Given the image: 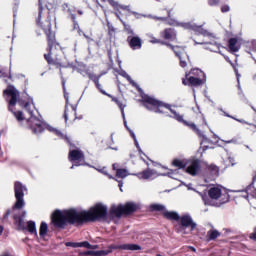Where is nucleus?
I'll list each match as a JSON object with an SVG mask.
<instances>
[{
	"mask_svg": "<svg viewBox=\"0 0 256 256\" xmlns=\"http://www.w3.org/2000/svg\"><path fill=\"white\" fill-rule=\"evenodd\" d=\"M107 215V207L103 204H96L88 211L81 210H56L52 214V223L56 227H63L65 223H81V221H97Z\"/></svg>",
	"mask_w": 256,
	"mask_h": 256,
	"instance_id": "f257e3e1",
	"label": "nucleus"
},
{
	"mask_svg": "<svg viewBox=\"0 0 256 256\" xmlns=\"http://www.w3.org/2000/svg\"><path fill=\"white\" fill-rule=\"evenodd\" d=\"M4 97L8 101L9 111L13 113L17 121H24L25 116L23 115V112H21L19 108H17L24 107V109H27L30 115L28 123L33 133L39 134L43 132V129H45V123L41 121V119L33 115V111H35V106L31 103H25V105H23V103L19 100V91H17L14 86L10 85L7 87L6 90H4Z\"/></svg>",
	"mask_w": 256,
	"mask_h": 256,
	"instance_id": "f03ea898",
	"label": "nucleus"
},
{
	"mask_svg": "<svg viewBox=\"0 0 256 256\" xmlns=\"http://www.w3.org/2000/svg\"><path fill=\"white\" fill-rule=\"evenodd\" d=\"M144 101L146 103L145 107L147 109H149L150 111H154V113H166V111H171V113L173 114L172 117L174 119H177L179 121V123H183L187 127H190L192 129V131H194V133H196V135H201V130H199V128H197V125H195V123L185 121L183 119V116H181V115L177 114V112L173 111L169 107V105H165L162 102L157 101L156 99H154L151 96H145Z\"/></svg>",
	"mask_w": 256,
	"mask_h": 256,
	"instance_id": "7ed1b4c3",
	"label": "nucleus"
},
{
	"mask_svg": "<svg viewBox=\"0 0 256 256\" xmlns=\"http://www.w3.org/2000/svg\"><path fill=\"white\" fill-rule=\"evenodd\" d=\"M174 25H179L180 27H183L184 29H192V31H195L198 35H204L206 37V40L204 43H202L205 46V49H208L209 51L217 52L219 51L220 45L215 41V38L207 32V30L203 29L201 26H197L195 24L191 23H178L175 22ZM210 39V42L207 40Z\"/></svg>",
	"mask_w": 256,
	"mask_h": 256,
	"instance_id": "20e7f679",
	"label": "nucleus"
},
{
	"mask_svg": "<svg viewBox=\"0 0 256 256\" xmlns=\"http://www.w3.org/2000/svg\"><path fill=\"white\" fill-rule=\"evenodd\" d=\"M139 209V206L133 202H129L126 205H113L111 207L112 215L115 217H121L123 214L127 215L133 213Z\"/></svg>",
	"mask_w": 256,
	"mask_h": 256,
	"instance_id": "39448f33",
	"label": "nucleus"
},
{
	"mask_svg": "<svg viewBox=\"0 0 256 256\" xmlns=\"http://www.w3.org/2000/svg\"><path fill=\"white\" fill-rule=\"evenodd\" d=\"M14 191L16 197V203L14 204L13 209H23L25 207V193L27 191V187H25L21 182H15Z\"/></svg>",
	"mask_w": 256,
	"mask_h": 256,
	"instance_id": "423d86ee",
	"label": "nucleus"
},
{
	"mask_svg": "<svg viewBox=\"0 0 256 256\" xmlns=\"http://www.w3.org/2000/svg\"><path fill=\"white\" fill-rule=\"evenodd\" d=\"M208 195L210 199L219 200L220 203H227L229 201V194L227 193V190L225 188H222L221 186H213L209 189Z\"/></svg>",
	"mask_w": 256,
	"mask_h": 256,
	"instance_id": "0eeeda50",
	"label": "nucleus"
},
{
	"mask_svg": "<svg viewBox=\"0 0 256 256\" xmlns=\"http://www.w3.org/2000/svg\"><path fill=\"white\" fill-rule=\"evenodd\" d=\"M151 211H162L165 219H169V221H179V214L177 212L168 211L165 206L161 204H152L150 205Z\"/></svg>",
	"mask_w": 256,
	"mask_h": 256,
	"instance_id": "6e6552de",
	"label": "nucleus"
},
{
	"mask_svg": "<svg viewBox=\"0 0 256 256\" xmlns=\"http://www.w3.org/2000/svg\"><path fill=\"white\" fill-rule=\"evenodd\" d=\"M68 158L69 161L72 162L79 161V164H75L76 167H78V165H85V155H83V152L79 149L70 150ZM75 166L72 165L71 169H74Z\"/></svg>",
	"mask_w": 256,
	"mask_h": 256,
	"instance_id": "1a4fd4ad",
	"label": "nucleus"
},
{
	"mask_svg": "<svg viewBox=\"0 0 256 256\" xmlns=\"http://www.w3.org/2000/svg\"><path fill=\"white\" fill-rule=\"evenodd\" d=\"M170 47L174 51L176 57L180 59V65L182 67H187V61H185V59H187V53H185V49L179 46H174V47L170 46Z\"/></svg>",
	"mask_w": 256,
	"mask_h": 256,
	"instance_id": "9d476101",
	"label": "nucleus"
},
{
	"mask_svg": "<svg viewBox=\"0 0 256 256\" xmlns=\"http://www.w3.org/2000/svg\"><path fill=\"white\" fill-rule=\"evenodd\" d=\"M201 171V165L199 164V160L193 159L188 164V167L186 169V172L189 173V175H192L195 177V175H199V172Z\"/></svg>",
	"mask_w": 256,
	"mask_h": 256,
	"instance_id": "9b49d317",
	"label": "nucleus"
},
{
	"mask_svg": "<svg viewBox=\"0 0 256 256\" xmlns=\"http://www.w3.org/2000/svg\"><path fill=\"white\" fill-rule=\"evenodd\" d=\"M239 193H242V197H245L248 199L250 205L253 203L251 202V199L249 197H252L253 201H256V189L253 186H249L245 191H238Z\"/></svg>",
	"mask_w": 256,
	"mask_h": 256,
	"instance_id": "f8f14e48",
	"label": "nucleus"
},
{
	"mask_svg": "<svg viewBox=\"0 0 256 256\" xmlns=\"http://www.w3.org/2000/svg\"><path fill=\"white\" fill-rule=\"evenodd\" d=\"M129 45L134 51L143 47V40L139 36L128 37Z\"/></svg>",
	"mask_w": 256,
	"mask_h": 256,
	"instance_id": "ddd939ff",
	"label": "nucleus"
},
{
	"mask_svg": "<svg viewBox=\"0 0 256 256\" xmlns=\"http://www.w3.org/2000/svg\"><path fill=\"white\" fill-rule=\"evenodd\" d=\"M42 28L48 37V45L51 46L55 40V35L51 33V22L46 21Z\"/></svg>",
	"mask_w": 256,
	"mask_h": 256,
	"instance_id": "4468645a",
	"label": "nucleus"
},
{
	"mask_svg": "<svg viewBox=\"0 0 256 256\" xmlns=\"http://www.w3.org/2000/svg\"><path fill=\"white\" fill-rule=\"evenodd\" d=\"M159 174L155 172V170H145L141 173L137 174L138 179H155V177H158Z\"/></svg>",
	"mask_w": 256,
	"mask_h": 256,
	"instance_id": "2eb2a0df",
	"label": "nucleus"
},
{
	"mask_svg": "<svg viewBox=\"0 0 256 256\" xmlns=\"http://www.w3.org/2000/svg\"><path fill=\"white\" fill-rule=\"evenodd\" d=\"M181 225L182 227H191V229L197 228V224L193 222V219L189 215H184L181 217Z\"/></svg>",
	"mask_w": 256,
	"mask_h": 256,
	"instance_id": "dca6fc26",
	"label": "nucleus"
},
{
	"mask_svg": "<svg viewBox=\"0 0 256 256\" xmlns=\"http://www.w3.org/2000/svg\"><path fill=\"white\" fill-rule=\"evenodd\" d=\"M108 2L110 3V5L116 9V11H124L126 13H131V8L129 6H124L119 4L118 2H116L115 0H108Z\"/></svg>",
	"mask_w": 256,
	"mask_h": 256,
	"instance_id": "f3484780",
	"label": "nucleus"
},
{
	"mask_svg": "<svg viewBox=\"0 0 256 256\" xmlns=\"http://www.w3.org/2000/svg\"><path fill=\"white\" fill-rule=\"evenodd\" d=\"M183 85H192L193 87H197L203 83V81L196 77L184 78L182 81Z\"/></svg>",
	"mask_w": 256,
	"mask_h": 256,
	"instance_id": "a211bd4d",
	"label": "nucleus"
},
{
	"mask_svg": "<svg viewBox=\"0 0 256 256\" xmlns=\"http://www.w3.org/2000/svg\"><path fill=\"white\" fill-rule=\"evenodd\" d=\"M114 171H116V177H118L119 179H125V177H129V171L127 169H117L118 165L117 164H113L112 165Z\"/></svg>",
	"mask_w": 256,
	"mask_h": 256,
	"instance_id": "6ab92c4d",
	"label": "nucleus"
},
{
	"mask_svg": "<svg viewBox=\"0 0 256 256\" xmlns=\"http://www.w3.org/2000/svg\"><path fill=\"white\" fill-rule=\"evenodd\" d=\"M162 36L164 37V39L173 41L177 38V33L175 32V30L170 28V29H165L162 32Z\"/></svg>",
	"mask_w": 256,
	"mask_h": 256,
	"instance_id": "aec40b11",
	"label": "nucleus"
},
{
	"mask_svg": "<svg viewBox=\"0 0 256 256\" xmlns=\"http://www.w3.org/2000/svg\"><path fill=\"white\" fill-rule=\"evenodd\" d=\"M118 248L123 249L124 251H139V250H141V246H139L137 244H122Z\"/></svg>",
	"mask_w": 256,
	"mask_h": 256,
	"instance_id": "412c9836",
	"label": "nucleus"
},
{
	"mask_svg": "<svg viewBox=\"0 0 256 256\" xmlns=\"http://www.w3.org/2000/svg\"><path fill=\"white\" fill-rule=\"evenodd\" d=\"M67 245H72V247H85L86 249H97V245H91L89 242H80V243H67Z\"/></svg>",
	"mask_w": 256,
	"mask_h": 256,
	"instance_id": "4be33fe9",
	"label": "nucleus"
},
{
	"mask_svg": "<svg viewBox=\"0 0 256 256\" xmlns=\"http://www.w3.org/2000/svg\"><path fill=\"white\" fill-rule=\"evenodd\" d=\"M229 49L232 50L234 53L239 51V46H237V39L232 38L229 40Z\"/></svg>",
	"mask_w": 256,
	"mask_h": 256,
	"instance_id": "5701e85b",
	"label": "nucleus"
},
{
	"mask_svg": "<svg viewBox=\"0 0 256 256\" xmlns=\"http://www.w3.org/2000/svg\"><path fill=\"white\" fill-rule=\"evenodd\" d=\"M172 165H174V167H178L179 169H183V167L187 166V160H179V159H175L172 162Z\"/></svg>",
	"mask_w": 256,
	"mask_h": 256,
	"instance_id": "b1692460",
	"label": "nucleus"
},
{
	"mask_svg": "<svg viewBox=\"0 0 256 256\" xmlns=\"http://www.w3.org/2000/svg\"><path fill=\"white\" fill-rule=\"evenodd\" d=\"M111 253V250H102V251H87L86 255H95V256H101V255H109Z\"/></svg>",
	"mask_w": 256,
	"mask_h": 256,
	"instance_id": "393cba45",
	"label": "nucleus"
},
{
	"mask_svg": "<svg viewBox=\"0 0 256 256\" xmlns=\"http://www.w3.org/2000/svg\"><path fill=\"white\" fill-rule=\"evenodd\" d=\"M113 101H115V103L121 109L122 117L124 119V125H125V127H127V120H125V105L121 104V102H119V100H117V99H113Z\"/></svg>",
	"mask_w": 256,
	"mask_h": 256,
	"instance_id": "a878e982",
	"label": "nucleus"
},
{
	"mask_svg": "<svg viewBox=\"0 0 256 256\" xmlns=\"http://www.w3.org/2000/svg\"><path fill=\"white\" fill-rule=\"evenodd\" d=\"M49 227L47 226V223L42 222L40 225L39 235L40 237H45L47 235V230Z\"/></svg>",
	"mask_w": 256,
	"mask_h": 256,
	"instance_id": "bb28decb",
	"label": "nucleus"
},
{
	"mask_svg": "<svg viewBox=\"0 0 256 256\" xmlns=\"http://www.w3.org/2000/svg\"><path fill=\"white\" fill-rule=\"evenodd\" d=\"M28 231L29 233H32L34 235H37V227L35 226V222L29 221L27 223Z\"/></svg>",
	"mask_w": 256,
	"mask_h": 256,
	"instance_id": "cd10ccee",
	"label": "nucleus"
},
{
	"mask_svg": "<svg viewBox=\"0 0 256 256\" xmlns=\"http://www.w3.org/2000/svg\"><path fill=\"white\" fill-rule=\"evenodd\" d=\"M221 233L217 230H210L208 231V237L210 240L217 239V237H220Z\"/></svg>",
	"mask_w": 256,
	"mask_h": 256,
	"instance_id": "c85d7f7f",
	"label": "nucleus"
},
{
	"mask_svg": "<svg viewBox=\"0 0 256 256\" xmlns=\"http://www.w3.org/2000/svg\"><path fill=\"white\" fill-rule=\"evenodd\" d=\"M47 129L51 133H55V135H58V137H61L62 139L65 138V135H63V133H61L59 130L53 128L52 126H47Z\"/></svg>",
	"mask_w": 256,
	"mask_h": 256,
	"instance_id": "c756f323",
	"label": "nucleus"
},
{
	"mask_svg": "<svg viewBox=\"0 0 256 256\" xmlns=\"http://www.w3.org/2000/svg\"><path fill=\"white\" fill-rule=\"evenodd\" d=\"M122 77H125L127 79V81H129V83H131V85H133L134 87H137V84L133 81V79H131V76H129V74H127V72H121Z\"/></svg>",
	"mask_w": 256,
	"mask_h": 256,
	"instance_id": "7c9ffc66",
	"label": "nucleus"
},
{
	"mask_svg": "<svg viewBox=\"0 0 256 256\" xmlns=\"http://www.w3.org/2000/svg\"><path fill=\"white\" fill-rule=\"evenodd\" d=\"M130 134H131V137L134 139V143L138 151H141V147H139V142L137 141V136H135V132L130 130Z\"/></svg>",
	"mask_w": 256,
	"mask_h": 256,
	"instance_id": "2f4dec72",
	"label": "nucleus"
},
{
	"mask_svg": "<svg viewBox=\"0 0 256 256\" xmlns=\"http://www.w3.org/2000/svg\"><path fill=\"white\" fill-rule=\"evenodd\" d=\"M97 171H99V173H103V175H106L108 177V179H113V176H111L109 173H107V168H101V169H97Z\"/></svg>",
	"mask_w": 256,
	"mask_h": 256,
	"instance_id": "473e14b6",
	"label": "nucleus"
},
{
	"mask_svg": "<svg viewBox=\"0 0 256 256\" xmlns=\"http://www.w3.org/2000/svg\"><path fill=\"white\" fill-rule=\"evenodd\" d=\"M148 37L150 39V43H161V40L153 37V35H151V34H148Z\"/></svg>",
	"mask_w": 256,
	"mask_h": 256,
	"instance_id": "72a5a7b5",
	"label": "nucleus"
},
{
	"mask_svg": "<svg viewBox=\"0 0 256 256\" xmlns=\"http://www.w3.org/2000/svg\"><path fill=\"white\" fill-rule=\"evenodd\" d=\"M221 11L222 13H229L231 11V7H229V5H223L221 7Z\"/></svg>",
	"mask_w": 256,
	"mask_h": 256,
	"instance_id": "f704fd0d",
	"label": "nucleus"
},
{
	"mask_svg": "<svg viewBox=\"0 0 256 256\" xmlns=\"http://www.w3.org/2000/svg\"><path fill=\"white\" fill-rule=\"evenodd\" d=\"M208 4L210 5V7H215L219 5V0H208Z\"/></svg>",
	"mask_w": 256,
	"mask_h": 256,
	"instance_id": "c9c22d12",
	"label": "nucleus"
},
{
	"mask_svg": "<svg viewBox=\"0 0 256 256\" xmlns=\"http://www.w3.org/2000/svg\"><path fill=\"white\" fill-rule=\"evenodd\" d=\"M15 220H16V223L18 224V227H19L20 229H23V219H21V218H15Z\"/></svg>",
	"mask_w": 256,
	"mask_h": 256,
	"instance_id": "e433bc0d",
	"label": "nucleus"
},
{
	"mask_svg": "<svg viewBox=\"0 0 256 256\" xmlns=\"http://www.w3.org/2000/svg\"><path fill=\"white\" fill-rule=\"evenodd\" d=\"M51 55H53V53H51V51L48 55L47 54L44 55V57L48 61V63H51Z\"/></svg>",
	"mask_w": 256,
	"mask_h": 256,
	"instance_id": "4c0bfd02",
	"label": "nucleus"
},
{
	"mask_svg": "<svg viewBox=\"0 0 256 256\" xmlns=\"http://www.w3.org/2000/svg\"><path fill=\"white\" fill-rule=\"evenodd\" d=\"M192 73L195 75V74H197V75H199V73H202L203 74V77H205V73H203L201 70H199V69H193L192 70Z\"/></svg>",
	"mask_w": 256,
	"mask_h": 256,
	"instance_id": "58836bf2",
	"label": "nucleus"
},
{
	"mask_svg": "<svg viewBox=\"0 0 256 256\" xmlns=\"http://www.w3.org/2000/svg\"><path fill=\"white\" fill-rule=\"evenodd\" d=\"M94 82H95L97 89H101V84H99V78L95 79Z\"/></svg>",
	"mask_w": 256,
	"mask_h": 256,
	"instance_id": "ea45409f",
	"label": "nucleus"
},
{
	"mask_svg": "<svg viewBox=\"0 0 256 256\" xmlns=\"http://www.w3.org/2000/svg\"><path fill=\"white\" fill-rule=\"evenodd\" d=\"M250 239H253L254 241H256V230L250 234Z\"/></svg>",
	"mask_w": 256,
	"mask_h": 256,
	"instance_id": "a19ab883",
	"label": "nucleus"
},
{
	"mask_svg": "<svg viewBox=\"0 0 256 256\" xmlns=\"http://www.w3.org/2000/svg\"><path fill=\"white\" fill-rule=\"evenodd\" d=\"M64 117H65V121L69 119V111L67 109L65 110Z\"/></svg>",
	"mask_w": 256,
	"mask_h": 256,
	"instance_id": "79ce46f5",
	"label": "nucleus"
},
{
	"mask_svg": "<svg viewBox=\"0 0 256 256\" xmlns=\"http://www.w3.org/2000/svg\"><path fill=\"white\" fill-rule=\"evenodd\" d=\"M126 31H128V33L130 34V35H133V30L130 28V27H126Z\"/></svg>",
	"mask_w": 256,
	"mask_h": 256,
	"instance_id": "37998d69",
	"label": "nucleus"
},
{
	"mask_svg": "<svg viewBox=\"0 0 256 256\" xmlns=\"http://www.w3.org/2000/svg\"><path fill=\"white\" fill-rule=\"evenodd\" d=\"M118 183H119V189H120V191H123V182L118 181Z\"/></svg>",
	"mask_w": 256,
	"mask_h": 256,
	"instance_id": "c03bdc74",
	"label": "nucleus"
},
{
	"mask_svg": "<svg viewBox=\"0 0 256 256\" xmlns=\"http://www.w3.org/2000/svg\"><path fill=\"white\" fill-rule=\"evenodd\" d=\"M202 123H203V125H207V121L205 120L204 117H202Z\"/></svg>",
	"mask_w": 256,
	"mask_h": 256,
	"instance_id": "a18cd8bd",
	"label": "nucleus"
},
{
	"mask_svg": "<svg viewBox=\"0 0 256 256\" xmlns=\"http://www.w3.org/2000/svg\"><path fill=\"white\" fill-rule=\"evenodd\" d=\"M252 44L254 45V50L256 51V41H253Z\"/></svg>",
	"mask_w": 256,
	"mask_h": 256,
	"instance_id": "49530a36",
	"label": "nucleus"
},
{
	"mask_svg": "<svg viewBox=\"0 0 256 256\" xmlns=\"http://www.w3.org/2000/svg\"><path fill=\"white\" fill-rule=\"evenodd\" d=\"M11 213V211H7V213H6V215H5V217H9V214Z\"/></svg>",
	"mask_w": 256,
	"mask_h": 256,
	"instance_id": "de8ad7c7",
	"label": "nucleus"
},
{
	"mask_svg": "<svg viewBox=\"0 0 256 256\" xmlns=\"http://www.w3.org/2000/svg\"><path fill=\"white\" fill-rule=\"evenodd\" d=\"M71 113H75V108L71 107Z\"/></svg>",
	"mask_w": 256,
	"mask_h": 256,
	"instance_id": "09e8293b",
	"label": "nucleus"
},
{
	"mask_svg": "<svg viewBox=\"0 0 256 256\" xmlns=\"http://www.w3.org/2000/svg\"><path fill=\"white\" fill-rule=\"evenodd\" d=\"M1 233H3V227L2 226H0V235H1Z\"/></svg>",
	"mask_w": 256,
	"mask_h": 256,
	"instance_id": "8fccbe9b",
	"label": "nucleus"
},
{
	"mask_svg": "<svg viewBox=\"0 0 256 256\" xmlns=\"http://www.w3.org/2000/svg\"><path fill=\"white\" fill-rule=\"evenodd\" d=\"M65 99H66V102L69 101V97H67V95H65Z\"/></svg>",
	"mask_w": 256,
	"mask_h": 256,
	"instance_id": "3c124183",
	"label": "nucleus"
},
{
	"mask_svg": "<svg viewBox=\"0 0 256 256\" xmlns=\"http://www.w3.org/2000/svg\"><path fill=\"white\" fill-rule=\"evenodd\" d=\"M27 215V211L23 212V217H25Z\"/></svg>",
	"mask_w": 256,
	"mask_h": 256,
	"instance_id": "603ef678",
	"label": "nucleus"
},
{
	"mask_svg": "<svg viewBox=\"0 0 256 256\" xmlns=\"http://www.w3.org/2000/svg\"><path fill=\"white\" fill-rule=\"evenodd\" d=\"M78 13H79V15H82V14H83V11L79 10Z\"/></svg>",
	"mask_w": 256,
	"mask_h": 256,
	"instance_id": "864d4df0",
	"label": "nucleus"
},
{
	"mask_svg": "<svg viewBox=\"0 0 256 256\" xmlns=\"http://www.w3.org/2000/svg\"><path fill=\"white\" fill-rule=\"evenodd\" d=\"M0 77H3V72L0 70Z\"/></svg>",
	"mask_w": 256,
	"mask_h": 256,
	"instance_id": "5fc2aeb1",
	"label": "nucleus"
},
{
	"mask_svg": "<svg viewBox=\"0 0 256 256\" xmlns=\"http://www.w3.org/2000/svg\"><path fill=\"white\" fill-rule=\"evenodd\" d=\"M101 93H103V95H107L105 91L101 90Z\"/></svg>",
	"mask_w": 256,
	"mask_h": 256,
	"instance_id": "6e6d98bb",
	"label": "nucleus"
},
{
	"mask_svg": "<svg viewBox=\"0 0 256 256\" xmlns=\"http://www.w3.org/2000/svg\"><path fill=\"white\" fill-rule=\"evenodd\" d=\"M224 115H225L226 117H231V116H229V114H227V113H224Z\"/></svg>",
	"mask_w": 256,
	"mask_h": 256,
	"instance_id": "4d7b16f0",
	"label": "nucleus"
},
{
	"mask_svg": "<svg viewBox=\"0 0 256 256\" xmlns=\"http://www.w3.org/2000/svg\"><path fill=\"white\" fill-rule=\"evenodd\" d=\"M39 17H41V8H40V10H39Z\"/></svg>",
	"mask_w": 256,
	"mask_h": 256,
	"instance_id": "13d9d810",
	"label": "nucleus"
},
{
	"mask_svg": "<svg viewBox=\"0 0 256 256\" xmlns=\"http://www.w3.org/2000/svg\"><path fill=\"white\" fill-rule=\"evenodd\" d=\"M133 15H135L137 17V15H139V14H137L136 12H133Z\"/></svg>",
	"mask_w": 256,
	"mask_h": 256,
	"instance_id": "bf43d9fd",
	"label": "nucleus"
},
{
	"mask_svg": "<svg viewBox=\"0 0 256 256\" xmlns=\"http://www.w3.org/2000/svg\"><path fill=\"white\" fill-rule=\"evenodd\" d=\"M191 249H192V251H194V252L197 251V250H196L195 248H193V247H191Z\"/></svg>",
	"mask_w": 256,
	"mask_h": 256,
	"instance_id": "052dcab7",
	"label": "nucleus"
},
{
	"mask_svg": "<svg viewBox=\"0 0 256 256\" xmlns=\"http://www.w3.org/2000/svg\"><path fill=\"white\" fill-rule=\"evenodd\" d=\"M227 143H233V140H229Z\"/></svg>",
	"mask_w": 256,
	"mask_h": 256,
	"instance_id": "680f3d73",
	"label": "nucleus"
},
{
	"mask_svg": "<svg viewBox=\"0 0 256 256\" xmlns=\"http://www.w3.org/2000/svg\"><path fill=\"white\" fill-rule=\"evenodd\" d=\"M72 19H75V15H72Z\"/></svg>",
	"mask_w": 256,
	"mask_h": 256,
	"instance_id": "e2e57ef3",
	"label": "nucleus"
},
{
	"mask_svg": "<svg viewBox=\"0 0 256 256\" xmlns=\"http://www.w3.org/2000/svg\"><path fill=\"white\" fill-rule=\"evenodd\" d=\"M116 16H117V17H119V14H118V13H116Z\"/></svg>",
	"mask_w": 256,
	"mask_h": 256,
	"instance_id": "0e129e2a",
	"label": "nucleus"
}]
</instances>
